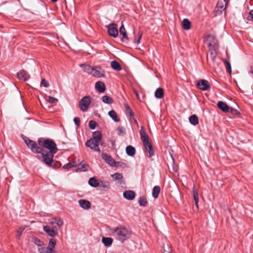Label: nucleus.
<instances>
[{
	"instance_id": "nucleus-1",
	"label": "nucleus",
	"mask_w": 253,
	"mask_h": 253,
	"mask_svg": "<svg viewBox=\"0 0 253 253\" xmlns=\"http://www.w3.org/2000/svg\"><path fill=\"white\" fill-rule=\"evenodd\" d=\"M111 232L115 238L122 242L127 240L130 236L129 231L124 227H117L112 229Z\"/></svg>"
},
{
	"instance_id": "nucleus-2",
	"label": "nucleus",
	"mask_w": 253,
	"mask_h": 253,
	"mask_svg": "<svg viewBox=\"0 0 253 253\" xmlns=\"http://www.w3.org/2000/svg\"><path fill=\"white\" fill-rule=\"evenodd\" d=\"M101 138V134L99 132H95L93 133L92 137L86 141L85 146L94 151L100 152V150L98 145L100 144Z\"/></svg>"
},
{
	"instance_id": "nucleus-3",
	"label": "nucleus",
	"mask_w": 253,
	"mask_h": 253,
	"mask_svg": "<svg viewBox=\"0 0 253 253\" xmlns=\"http://www.w3.org/2000/svg\"><path fill=\"white\" fill-rule=\"evenodd\" d=\"M81 66L84 72L96 78L104 77V71L100 67H94L87 64H82Z\"/></svg>"
},
{
	"instance_id": "nucleus-4",
	"label": "nucleus",
	"mask_w": 253,
	"mask_h": 253,
	"mask_svg": "<svg viewBox=\"0 0 253 253\" xmlns=\"http://www.w3.org/2000/svg\"><path fill=\"white\" fill-rule=\"evenodd\" d=\"M40 154H42V157H41V156H38L37 157V158L39 160H41L43 163L48 167H52L53 157L55 153H50V152H48L42 149V152Z\"/></svg>"
},
{
	"instance_id": "nucleus-5",
	"label": "nucleus",
	"mask_w": 253,
	"mask_h": 253,
	"mask_svg": "<svg viewBox=\"0 0 253 253\" xmlns=\"http://www.w3.org/2000/svg\"><path fill=\"white\" fill-rule=\"evenodd\" d=\"M23 139L28 147L30 149L33 153L39 154L42 152V149L43 148L38 146L36 142L30 139L26 136L23 137Z\"/></svg>"
},
{
	"instance_id": "nucleus-6",
	"label": "nucleus",
	"mask_w": 253,
	"mask_h": 253,
	"mask_svg": "<svg viewBox=\"0 0 253 253\" xmlns=\"http://www.w3.org/2000/svg\"><path fill=\"white\" fill-rule=\"evenodd\" d=\"M43 147L48 149L50 153H56L58 151L56 143L50 139H46L43 141Z\"/></svg>"
},
{
	"instance_id": "nucleus-7",
	"label": "nucleus",
	"mask_w": 253,
	"mask_h": 253,
	"mask_svg": "<svg viewBox=\"0 0 253 253\" xmlns=\"http://www.w3.org/2000/svg\"><path fill=\"white\" fill-rule=\"evenodd\" d=\"M91 102V98L89 96L83 97L79 102V107L82 112H86Z\"/></svg>"
},
{
	"instance_id": "nucleus-8",
	"label": "nucleus",
	"mask_w": 253,
	"mask_h": 253,
	"mask_svg": "<svg viewBox=\"0 0 253 253\" xmlns=\"http://www.w3.org/2000/svg\"><path fill=\"white\" fill-rule=\"evenodd\" d=\"M49 224L51 225V228L57 230L63 225V221L60 217L52 218L49 219Z\"/></svg>"
},
{
	"instance_id": "nucleus-9",
	"label": "nucleus",
	"mask_w": 253,
	"mask_h": 253,
	"mask_svg": "<svg viewBox=\"0 0 253 253\" xmlns=\"http://www.w3.org/2000/svg\"><path fill=\"white\" fill-rule=\"evenodd\" d=\"M115 23H111L106 27L108 29V33L110 36L116 38L118 35V30Z\"/></svg>"
},
{
	"instance_id": "nucleus-10",
	"label": "nucleus",
	"mask_w": 253,
	"mask_h": 253,
	"mask_svg": "<svg viewBox=\"0 0 253 253\" xmlns=\"http://www.w3.org/2000/svg\"><path fill=\"white\" fill-rule=\"evenodd\" d=\"M197 87L202 90H208L210 89L211 85L209 82L205 80H200L197 83Z\"/></svg>"
},
{
	"instance_id": "nucleus-11",
	"label": "nucleus",
	"mask_w": 253,
	"mask_h": 253,
	"mask_svg": "<svg viewBox=\"0 0 253 253\" xmlns=\"http://www.w3.org/2000/svg\"><path fill=\"white\" fill-rule=\"evenodd\" d=\"M43 231L49 236L54 237L58 235V232L55 229L51 228L50 225L43 226Z\"/></svg>"
},
{
	"instance_id": "nucleus-12",
	"label": "nucleus",
	"mask_w": 253,
	"mask_h": 253,
	"mask_svg": "<svg viewBox=\"0 0 253 253\" xmlns=\"http://www.w3.org/2000/svg\"><path fill=\"white\" fill-rule=\"evenodd\" d=\"M102 157L103 159L111 166L114 167L116 166L115 161L112 158V157L110 155L106 153H102Z\"/></svg>"
},
{
	"instance_id": "nucleus-13",
	"label": "nucleus",
	"mask_w": 253,
	"mask_h": 253,
	"mask_svg": "<svg viewBox=\"0 0 253 253\" xmlns=\"http://www.w3.org/2000/svg\"><path fill=\"white\" fill-rule=\"evenodd\" d=\"M17 77L19 80H21L24 81H26L30 78V76L28 72L24 70L19 71L17 73Z\"/></svg>"
},
{
	"instance_id": "nucleus-14",
	"label": "nucleus",
	"mask_w": 253,
	"mask_h": 253,
	"mask_svg": "<svg viewBox=\"0 0 253 253\" xmlns=\"http://www.w3.org/2000/svg\"><path fill=\"white\" fill-rule=\"evenodd\" d=\"M119 32L120 35H122V41L128 42L129 41V38L127 37L126 31L123 23L120 28Z\"/></svg>"
},
{
	"instance_id": "nucleus-15",
	"label": "nucleus",
	"mask_w": 253,
	"mask_h": 253,
	"mask_svg": "<svg viewBox=\"0 0 253 253\" xmlns=\"http://www.w3.org/2000/svg\"><path fill=\"white\" fill-rule=\"evenodd\" d=\"M123 196L126 200H132L135 197V193L132 190H126L124 192Z\"/></svg>"
},
{
	"instance_id": "nucleus-16",
	"label": "nucleus",
	"mask_w": 253,
	"mask_h": 253,
	"mask_svg": "<svg viewBox=\"0 0 253 253\" xmlns=\"http://www.w3.org/2000/svg\"><path fill=\"white\" fill-rule=\"evenodd\" d=\"M144 146L145 151L149 154L148 157L150 158L153 156L154 154V150L150 142L144 144Z\"/></svg>"
},
{
	"instance_id": "nucleus-17",
	"label": "nucleus",
	"mask_w": 253,
	"mask_h": 253,
	"mask_svg": "<svg viewBox=\"0 0 253 253\" xmlns=\"http://www.w3.org/2000/svg\"><path fill=\"white\" fill-rule=\"evenodd\" d=\"M140 134L141 139L142 141H143V144L148 143V142H150L149 136L146 134L145 130L143 129V127H141V129L140 132Z\"/></svg>"
},
{
	"instance_id": "nucleus-18",
	"label": "nucleus",
	"mask_w": 253,
	"mask_h": 253,
	"mask_svg": "<svg viewBox=\"0 0 253 253\" xmlns=\"http://www.w3.org/2000/svg\"><path fill=\"white\" fill-rule=\"evenodd\" d=\"M81 207L84 210H88L90 208V203L86 200L81 199L79 201Z\"/></svg>"
},
{
	"instance_id": "nucleus-19",
	"label": "nucleus",
	"mask_w": 253,
	"mask_h": 253,
	"mask_svg": "<svg viewBox=\"0 0 253 253\" xmlns=\"http://www.w3.org/2000/svg\"><path fill=\"white\" fill-rule=\"evenodd\" d=\"M218 107L224 112H228L230 111V108L223 101H219L217 103Z\"/></svg>"
},
{
	"instance_id": "nucleus-20",
	"label": "nucleus",
	"mask_w": 253,
	"mask_h": 253,
	"mask_svg": "<svg viewBox=\"0 0 253 253\" xmlns=\"http://www.w3.org/2000/svg\"><path fill=\"white\" fill-rule=\"evenodd\" d=\"M96 89L100 92L102 93L105 90V84L101 81H98L95 84Z\"/></svg>"
},
{
	"instance_id": "nucleus-21",
	"label": "nucleus",
	"mask_w": 253,
	"mask_h": 253,
	"mask_svg": "<svg viewBox=\"0 0 253 253\" xmlns=\"http://www.w3.org/2000/svg\"><path fill=\"white\" fill-rule=\"evenodd\" d=\"M56 244V241L54 239H50L48 243V247H47L49 251L51 253H55L54 249Z\"/></svg>"
},
{
	"instance_id": "nucleus-22",
	"label": "nucleus",
	"mask_w": 253,
	"mask_h": 253,
	"mask_svg": "<svg viewBox=\"0 0 253 253\" xmlns=\"http://www.w3.org/2000/svg\"><path fill=\"white\" fill-rule=\"evenodd\" d=\"M88 184L92 187H97L100 185L99 182L95 177H91L89 179Z\"/></svg>"
},
{
	"instance_id": "nucleus-23",
	"label": "nucleus",
	"mask_w": 253,
	"mask_h": 253,
	"mask_svg": "<svg viewBox=\"0 0 253 253\" xmlns=\"http://www.w3.org/2000/svg\"><path fill=\"white\" fill-rule=\"evenodd\" d=\"M126 154L129 156H133L135 154V149L134 147L129 145L126 149Z\"/></svg>"
},
{
	"instance_id": "nucleus-24",
	"label": "nucleus",
	"mask_w": 253,
	"mask_h": 253,
	"mask_svg": "<svg viewBox=\"0 0 253 253\" xmlns=\"http://www.w3.org/2000/svg\"><path fill=\"white\" fill-rule=\"evenodd\" d=\"M109 116L115 122H119L120 119L118 118L117 113L113 110L110 111L108 113Z\"/></svg>"
},
{
	"instance_id": "nucleus-25",
	"label": "nucleus",
	"mask_w": 253,
	"mask_h": 253,
	"mask_svg": "<svg viewBox=\"0 0 253 253\" xmlns=\"http://www.w3.org/2000/svg\"><path fill=\"white\" fill-rule=\"evenodd\" d=\"M161 189L160 186H155L153 187L152 190V196L154 198L157 199L160 193Z\"/></svg>"
},
{
	"instance_id": "nucleus-26",
	"label": "nucleus",
	"mask_w": 253,
	"mask_h": 253,
	"mask_svg": "<svg viewBox=\"0 0 253 253\" xmlns=\"http://www.w3.org/2000/svg\"><path fill=\"white\" fill-rule=\"evenodd\" d=\"M99 183V186L102 187L104 190H107L110 188V182L107 181H100Z\"/></svg>"
},
{
	"instance_id": "nucleus-27",
	"label": "nucleus",
	"mask_w": 253,
	"mask_h": 253,
	"mask_svg": "<svg viewBox=\"0 0 253 253\" xmlns=\"http://www.w3.org/2000/svg\"><path fill=\"white\" fill-rule=\"evenodd\" d=\"M113 239L110 237H103L102 239V242L106 247L110 246L113 243Z\"/></svg>"
},
{
	"instance_id": "nucleus-28",
	"label": "nucleus",
	"mask_w": 253,
	"mask_h": 253,
	"mask_svg": "<svg viewBox=\"0 0 253 253\" xmlns=\"http://www.w3.org/2000/svg\"><path fill=\"white\" fill-rule=\"evenodd\" d=\"M190 123L194 126H196L199 124V119L197 115H192L189 118Z\"/></svg>"
},
{
	"instance_id": "nucleus-29",
	"label": "nucleus",
	"mask_w": 253,
	"mask_h": 253,
	"mask_svg": "<svg viewBox=\"0 0 253 253\" xmlns=\"http://www.w3.org/2000/svg\"><path fill=\"white\" fill-rule=\"evenodd\" d=\"M155 96L158 99L163 98L164 96L163 89L161 87L157 88L155 92Z\"/></svg>"
},
{
	"instance_id": "nucleus-30",
	"label": "nucleus",
	"mask_w": 253,
	"mask_h": 253,
	"mask_svg": "<svg viewBox=\"0 0 253 253\" xmlns=\"http://www.w3.org/2000/svg\"><path fill=\"white\" fill-rule=\"evenodd\" d=\"M111 66L113 69L117 71H121L122 70V67L120 64L116 61H112L111 62Z\"/></svg>"
},
{
	"instance_id": "nucleus-31",
	"label": "nucleus",
	"mask_w": 253,
	"mask_h": 253,
	"mask_svg": "<svg viewBox=\"0 0 253 253\" xmlns=\"http://www.w3.org/2000/svg\"><path fill=\"white\" fill-rule=\"evenodd\" d=\"M111 176L115 180L120 181V183H122V179L123 178L122 174L116 172L113 174H112Z\"/></svg>"
},
{
	"instance_id": "nucleus-32",
	"label": "nucleus",
	"mask_w": 253,
	"mask_h": 253,
	"mask_svg": "<svg viewBox=\"0 0 253 253\" xmlns=\"http://www.w3.org/2000/svg\"><path fill=\"white\" fill-rule=\"evenodd\" d=\"M193 198L194 200L195 203V205L197 208H198V202H199V198L198 194L197 191L195 189V186H194L193 187Z\"/></svg>"
},
{
	"instance_id": "nucleus-33",
	"label": "nucleus",
	"mask_w": 253,
	"mask_h": 253,
	"mask_svg": "<svg viewBox=\"0 0 253 253\" xmlns=\"http://www.w3.org/2000/svg\"><path fill=\"white\" fill-rule=\"evenodd\" d=\"M182 26L185 30H189L191 28V22L188 19H184L182 21Z\"/></svg>"
},
{
	"instance_id": "nucleus-34",
	"label": "nucleus",
	"mask_w": 253,
	"mask_h": 253,
	"mask_svg": "<svg viewBox=\"0 0 253 253\" xmlns=\"http://www.w3.org/2000/svg\"><path fill=\"white\" fill-rule=\"evenodd\" d=\"M102 101L106 104H111L113 103V99L108 95H104L102 98Z\"/></svg>"
},
{
	"instance_id": "nucleus-35",
	"label": "nucleus",
	"mask_w": 253,
	"mask_h": 253,
	"mask_svg": "<svg viewBox=\"0 0 253 253\" xmlns=\"http://www.w3.org/2000/svg\"><path fill=\"white\" fill-rule=\"evenodd\" d=\"M34 243L39 247H42L44 245V243L41 241L40 239L35 237L33 239Z\"/></svg>"
},
{
	"instance_id": "nucleus-36",
	"label": "nucleus",
	"mask_w": 253,
	"mask_h": 253,
	"mask_svg": "<svg viewBox=\"0 0 253 253\" xmlns=\"http://www.w3.org/2000/svg\"><path fill=\"white\" fill-rule=\"evenodd\" d=\"M139 204L140 206L145 207L147 204V199L144 197H141L138 200Z\"/></svg>"
},
{
	"instance_id": "nucleus-37",
	"label": "nucleus",
	"mask_w": 253,
	"mask_h": 253,
	"mask_svg": "<svg viewBox=\"0 0 253 253\" xmlns=\"http://www.w3.org/2000/svg\"><path fill=\"white\" fill-rule=\"evenodd\" d=\"M45 100L46 101H47L48 102H49L50 103H52V104H56L58 101L57 99H56L54 97H51L50 96H47L45 98Z\"/></svg>"
},
{
	"instance_id": "nucleus-38",
	"label": "nucleus",
	"mask_w": 253,
	"mask_h": 253,
	"mask_svg": "<svg viewBox=\"0 0 253 253\" xmlns=\"http://www.w3.org/2000/svg\"><path fill=\"white\" fill-rule=\"evenodd\" d=\"M87 165L85 164H80L79 168L77 169V171H85L87 170Z\"/></svg>"
},
{
	"instance_id": "nucleus-39",
	"label": "nucleus",
	"mask_w": 253,
	"mask_h": 253,
	"mask_svg": "<svg viewBox=\"0 0 253 253\" xmlns=\"http://www.w3.org/2000/svg\"><path fill=\"white\" fill-rule=\"evenodd\" d=\"M124 106L126 109V113L129 114L131 117L133 116L134 113L132 112L131 109L129 107V106L126 104H125Z\"/></svg>"
},
{
	"instance_id": "nucleus-40",
	"label": "nucleus",
	"mask_w": 253,
	"mask_h": 253,
	"mask_svg": "<svg viewBox=\"0 0 253 253\" xmlns=\"http://www.w3.org/2000/svg\"><path fill=\"white\" fill-rule=\"evenodd\" d=\"M224 62L225 65L226 69L227 72L231 74V64H230V62L229 61H228L227 60H225Z\"/></svg>"
},
{
	"instance_id": "nucleus-41",
	"label": "nucleus",
	"mask_w": 253,
	"mask_h": 253,
	"mask_svg": "<svg viewBox=\"0 0 253 253\" xmlns=\"http://www.w3.org/2000/svg\"><path fill=\"white\" fill-rule=\"evenodd\" d=\"M40 247L38 249V251L40 253H51L49 251L48 248L42 247V246Z\"/></svg>"
},
{
	"instance_id": "nucleus-42",
	"label": "nucleus",
	"mask_w": 253,
	"mask_h": 253,
	"mask_svg": "<svg viewBox=\"0 0 253 253\" xmlns=\"http://www.w3.org/2000/svg\"><path fill=\"white\" fill-rule=\"evenodd\" d=\"M226 2V0H224V2L222 1H219L217 3V7L220 10L224 9V3Z\"/></svg>"
},
{
	"instance_id": "nucleus-43",
	"label": "nucleus",
	"mask_w": 253,
	"mask_h": 253,
	"mask_svg": "<svg viewBox=\"0 0 253 253\" xmlns=\"http://www.w3.org/2000/svg\"><path fill=\"white\" fill-rule=\"evenodd\" d=\"M216 58V54L215 52L211 51L210 56H208V60L210 59L212 62H214Z\"/></svg>"
},
{
	"instance_id": "nucleus-44",
	"label": "nucleus",
	"mask_w": 253,
	"mask_h": 253,
	"mask_svg": "<svg viewBox=\"0 0 253 253\" xmlns=\"http://www.w3.org/2000/svg\"><path fill=\"white\" fill-rule=\"evenodd\" d=\"M118 134L121 135L125 133V130L123 127L118 126L117 128Z\"/></svg>"
},
{
	"instance_id": "nucleus-45",
	"label": "nucleus",
	"mask_w": 253,
	"mask_h": 253,
	"mask_svg": "<svg viewBox=\"0 0 253 253\" xmlns=\"http://www.w3.org/2000/svg\"><path fill=\"white\" fill-rule=\"evenodd\" d=\"M96 126V123L94 121H90L89 122V127L90 129H93L95 128Z\"/></svg>"
},
{
	"instance_id": "nucleus-46",
	"label": "nucleus",
	"mask_w": 253,
	"mask_h": 253,
	"mask_svg": "<svg viewBox=\"0 0 253 253\" xmlns=\"http://www.w3.org/2000/svg\"><path fill=\"white\" fill-rule=\"evenodd\" d=\"M75 166H76V165L75 164V163H74L73 164L71 163H69L64 165V166L63 167V168L64 169H69Z\"/></svg>"
},
{
	"instance_id": "nucleus-47",
	"label": "nucleus",
	"mask_w": 253,
	"mask_h": 253,
	"mask_svg": "<svg viewBox=\"0 0 253 253\" xmlns=\"http://www.w3.org/2000/svg\"><path fill=\"white\" fill-rule=\"evenodd\" d=\"M41 84L44 87H48L49 86V84L45 79H42L41 81Z\"/></svg>"
},
{
	"instance_id": "nucleus-48",
	"label": "nucleus",
	"mask_w": 253,
	"mask_h": 253,
	"mask_svg": "<svg viewBox=\"0 0 253 253\" xmlns=\"http://www.w3.org/2000/svg\"><path fill=\"white\" fill-rule=\"evenodd\" d=\"M74 122L75 125L78 127L80 125V119L79 117H75L74 119Z\"/></svg>"
},
{
	"instance_id": "nucleus-49",
	"label": "nucleus",
	"mask_w": 253,
	"mask_h": 253,
	"mask_svg": "<svg viewBox=\"0 0 253 253\" xmlns=\"http://www.w3.org/2000/svg\"><path fill=\"white\" fill-rule=\"evenodd\" d=\"M141 37H142V34H139V36L137 39H136V38H134V41H133L134 42L136 43V44L139 43L140 40L141 39Z\"/></svg>"
},
{
	"instance_id": "nucleus-50",
	"label": "nucleus",
	"mask_w": 253,
	"mask_h": 253,
	"mask_svg": "<svg viewBox=\"0 0 253 253\" xmlns=\"http://www.w3.org/2000/svg\"><path fill=\"white\" fill-rule=\"evenodd\" d=\"M46 139L43 138H40L38 140V145H39L40 146H43V141H45Z\"/></svg>"
},
{
	"instance_id": "nucleus-51",
	"label": "nucleus",
	"mask_w": 253,
	"mask_h": 253,
	"mask_svg": "<svg viewBox=\"0 0 253 253\" xmlns=\"http://www.w3.org/2000/svg\"><path fill=\"white\" fill-rule=\"evenodd\" d=\"M25 229V228L24 227H20L18 230H17V232L18 233V238H20V236L21 235V234H22L24 230Z\"/></svg>"
},
{
	"instance_id": "nucleus-52",
	"label": "nucleus",
	"mask_w": 253,
	"mask_h": 253,
	"mask_svg": "<svg viewBox=\"0 0 253 253\" xmlns=\"http://www.w3.org/2000/svg\"><path fill=\"white\" fill-rule=\"evenodd\" d=\"M250 16H249V19L251 21H253V9L251 10L249 13Z\"/></svg>"
},
{
	"instance_id": "nucleus-53",
	"label": "nucleus",
	"mask_w": 253,
	"mask_h": 253,
	"mask_svg": "<svg viewBox=\"0 0 253 253\" xmlns=\"http://www.w3.org/2000/svg\"><path fill=\"white\" fill-rule=\"evenodd\" d=\"M230 111H231V112L233 114H236L238 112L237 110H236V109H234L233 108H230Z\"/></svg>"
},
{
	"instance_id": "nucleus-54",
	"label": "nucleus",
	"mask_w": 253,
	"mask_h": 253,
	"mask_svg": "<svg viewBox=\"0 0 253 253\" xmlns=\"http://www.w3.org/2000/svg\"><path fill=\"white\" fill-rule=\"evenodd\" d=\"M52 2H56L58 0H51Z\"/></svg>"
}]
</instances>
